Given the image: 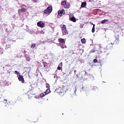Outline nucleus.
Masks as SVG:
<instances>
[{
  "label": "nucleus",
  "mask_w": 124,
  "mask_h": 124,
  "mask_svg": "<svg viewBox=\"0 0 124 124\" xmlns=\"http://www.w3.org/2000/svg\"><path fill=\"white\" fill-rule=\"evenodd\" d=\"M51 93V91L50 90V89H47L45 92V93H46V94H48L49 93Z\"/></svg>",
  "instance_id": "nucleus-12"
},
{
  "label": "nucleus",
  "mask_w": 124,
  "mask_h": 124,
  "mask_svg": "<svg viewBox=\"0 0 124 124\" xmlns=\"http://www.w3.org/2000/svg\"><path fill=\"white\" fill-rule=\"evenodd\" d=\"M86 6H87V3L86 2H83L81 3V7L84 8L86 7Z\"/></svg>",
  "instance_id": "nucleus-9"
},
{
  "label": "nucleus",
  "mask_w": 124,
  "mask_h": 124,
  "mask_svg": "<svg viewBox=\"0 0 124 124\" xmlns=\"http://www.w3.org/2000/svg\"><path fill=\"white\" fill-rule=\"evenodd\" d=\"M66 91L64 90V88L60 87L57 90V93L61 94V93H64Z\"/></svg>",
  "instance_id": "nucleus-3"
},
{
  "label": "nucleus",
  "mask_w": 124,
  "mask_h": 124,
  "mask_svg": "<svg viewBox=\"0 0 124 124\" xmlns=\"http://www.w3.org/2000/svg\"><path fill=\"white\" fill-rule=\"evenodd\" d=\"M52 11H53V7H52V6H48L44 11V13L45 14H50Z\"/></svg>",
  "instance_id": "nucleus-1"
},
{
  "label": "nucleus",
  "mask_w": 124,
  "mask_h": 124,
  "mask_svg": "<svg viewBox=\"0 0 124 124\" xmlns=\"http://www.w3.org/2000/svg\"><path fill=\"white\" fill-rule=\"evenodd\" d=\"M19 81L20 82H21L22 84H24L25 83V80H24V78L23 77V76L22 75H19L18 78Z\"/></svg>",
  "instance_id": "nucleus-5"
},
{
  "label": "nucleus",
  "mask_w": 124,
  "mask_h": 124,
  "mask_svg": "<svg viewBox=\"0 0 124 124\" xmlns=\"http://www.w3.org/2000/svg\"><path fill=\"white\" fill-rule=\"evenodd\" d=\"M95 52V50H94V49H92L91 50L90 53H94Z\"/></svg>",
  "instance_id": "nucleus-26"
},
{
  "label": "nucleus",
  "mask_w": 124,
  "mask_h": 124,
  "mask_svg": "<svg viewBox=\"0 0 124 124\" xmlns=\"http://www.w3.org/2000/svg\"><path fill=\"white\" fill-rule=\"evenodd\" d=\"M65 9L69 8L70 7V4H65V6H64Z\"/></svg>",
  "instance_id": "nucleus-13"
},
{
  "label": "nucleus",
  "mask_w": 124,
  "mask_h": 124,
  "mask_svg": "<svg viewBox=\"0 0 124 124\" xmlns=\"http://www.w3.org/2000/svg\"><path fill=\"white\" fill-rule=\"evenodd\" d=\"M57 68H58V70H61V68L60 66H58Z\"/></svg>",
  "instance_id": "nucleus-27"
},
{
  "label": "nucleus",
  "mask_w": 124,
  "mask_h": 124,
  "mask_svg": "<svg viewBox=\"0 0 124 124\" xmlns=\"http://www.w3.org/2000/svg\"><path fill=\"white\" fill-rule=\"evenodd\" d=\"M70 21H72V22H74V23H75V22H76V18H75V17L72 16L70 19Z\"/></svg>",
  "instance_id": "nucleus-11"
},
{
  "label": "nucleus",
  "mask_w": 124,
  "mask_h": 124,
  "mask_svg": "<svg viewBox=\"0 0 124 124\" xmlns=\"http://www.w3.org/2000/svg\"><path fill=\"white\" fill-rule=\"evenodd\" d=\"M94 31H95V28H94V27H93L92 30V32L93 33V32H94Z\"/></svg>",
  "instance_id": "nucleus-24"
},
{
  "label": "nucleus",
  "mask_w": 124,
  "mask_h": 124,
  "mask_svg": "<svg viewBox=\"0 0 124 124\" xmlns=\"http://www.w3.org/2000/svg\"><path fill=\"white\" fill-rule=\"evenodd\" d=\"M65 48H66V46H65Z\"/></svg>",
  "instance_id": "nucleus-35"
},
{
  "label": "nucleus",
  "mask_w": 124,
  "mask_h": 124,
  "mask_svg": "<svg viewBox=\"0 0 124 124\" xmlns=\"http://www.w3.org/2000/svg\"><path fill=\"white\" fill-rule=\"evenodd\" d=\"M82 89H84V87H82Z\"/></svg>",
  "instance_id": "nucleus-34"
},
{
  "label": "nucleus",
  "mask_w": 124,
  "mask_h": 124,
  "mask_svg": "<svg viewBox=\"0 0 124 124\" xmlns=\"http://www.w3.org/2000/svg\"><path fill=\"white\" fill-rule=\"evenodd\" d=\"M32 95H33V94L31 93L28 94V98H31V97H32Z\"/></svg>",
  "instance_id": "nucleus-19"
},
{
  "label": "nucleus",
  "mask_w": 124,
  "mask_h": 124,
  "mask_svg": "<svg viewBox=\"0 0 124 124\" xmlns=\"http://www.w3.org/2000/svg\"><path fill=\"white\" fill-rule=\"evenodd\" d=\"M58 14L59 16H62V15H64L65 14V12L64 11V10L62 9L61 11H59L58 12Z\"/></svg>",
  "instance_id": "nucleus-4"
},
{
  "label": "nucleus",
  "mask_w": 124,
  "mask_h": 124,
  "mask_svg": "<svg viewBox=\"0 0 124 124\" xmlns=\"http://www.w3.org/2000/svg\"><path fill=\"white\" fill-rule=\"evenodd\" d=\"M0 102H2V99H1V97H0Z\"/></svg>",
  "instance_id": "nucleus-28"
},
{
  "label": "nucleus",
  "mask_w": 124,
  "mask_h": 124,
  "mask_svg": "<svg viewBox=\"0 0 124 124\" xmlns=\"http://www.w3.org/2000/svg\"><path fill=\"white\" fill-rule=\"evenodd\" d=\"M91 25H93L94 24L93 23V22H90Z\"/></svg>",
  "instance_id": "nucleus-30"
},
{
  "label": "nucleus",
  "mask_w": 124,
  "mask_h": 124,
  "mask_svg": "<svg viewBox=\"0 0 124 124\" xmlns=\"http://www.w3.org/2000/svg\"><path fill=\"white\" fill-rule=\"evenodd\" d=\"M3 102V103L5 104V105H4L5 107L7 106V105H8V103H7L8 102L7 99H4Z\"/></svg>",
  "instance_id": "nucleus-8"
},
{
  "label": "nucleus",
  "mask_w": 124,
  "mask_h": 124,
  "mask_svg": "<svg viewBox=\"0 0 124 124\" xmlns=\"http://www.w3.org/2000/svg\"><path fill=\"white\" fill-rule=\"evenodd\" d=\"M15 73H16V74H17V76H19H19L21 75H20V73H19V72H18V71H15Z\"/></svg>",
  "instance_id": "nucleus-23"
},
{
  "label": "nucleus",
  "mask_w": 124,
  "mask_h": 124,
  "mask_svg": "<svg viewBox=\"0 0 124 124\" xmlns=\"http://www.w3.org/2000/svg\"><path fill=\"white\" fill-rule=\"evenodd\" d=\"M36 46V44H32L31 45V49H34L35 47Z\"/></svg>",
  "instance_id": "nucleus-15"
},
{
  "label": "nucleus",
  "mask_w": 124,
  "mask_h": 124,
  "mask_svg": "<svg viewBox=\"0 0 124 124\" xmlns=\"http://www.w3.org/2000/svg\"><path fill=\"white\" fill-rule=\"evenodd\" d=\"M27 9L26 8H23L20 10V11H18V13H21V12H26Z\"/></svg>",
  "instance_id": "nucleus-10"
},
{
  "label": "nucleus",
  "mask_w": 124,
  "mask_h": 124,
  "mask_svg": "<svg viewBox=\"0 0 124 124\" xmlns=\"http://www.w3.org/2000/svg\"><path fill=\"white\" fill-rule=\"evenodd\" d=\"M46 89H50V84H49V83H46Z\"/></svg>",
  "instance_id": "nucleus-20"
},
{
  "label": "nucleus",
  "mask_w": 124,
  "mask_h": 124,
  "mask_svg": "<svg viewBox=\"0 0 124 124\" xmlns=\"http://www.w3.org/2000/svg\"><path fill=\"white\" fill-rule=\"evenodd\" d=\"M108 21H109V20L108 19H104L103 20H102L101 21V24H105V23H106V22H108Z\"/></svg>",
  "instance_id": "nucleus-14"
},
{
  "label": "nucleus",
  "mask_w": 124,
  "mask_h": 124,
  "mask_svg": "<svg viewBox=\"0 0 124 124\" xmlns=\"http://www.w3.org/2000/svg\"><path fill=\"white\" fill-rule=\"evenodd\" d=\"M81 43L84 44V43H86V39L83 38L81 39Z\"/></svg>",
  "instance_id": "nucleus-21"
},
{
  "label": "nucleus",
  "mask_w": 124,
  "mask_h": 124,
  "mask_svg": "<svg viewBox=\"0 0 124 124\" xmlns=\"http://www.w3.org/2000/svg\"><path fill=\"white\" fill-rule=\"evenodd\" d=\"M61 48H62V49H63L64 47H63V46H61Z\"/></svg>",
  "instance_id": "nucleus-32"
},
{
  "label": "nucleus",
  "mask_w": 124,
  "mask_h": 124,
  "mask_svg": "<svg viewBox=\"0 0 124 124\" xmlns=\"http://www.w3.org/2000/svg\"><path fill=\"white\" fill-rule=\"evenodd\" d=\"M46 95L45 93H41L40 95V97H44Z\"/></svg>",
  "instance_id": "nucleus-17"
},
{
  "label": "nucleus",
  "mask_w": 124,
  "mask_h": 124,
  "mask_svg": "<svg viewBox=\"0 0 124 124\" xmlns=\"http://www.w3.org/2000/svg\"><path fill=\"white\" fill-rule=\"evenodd\" d=\"M115 42H116V43L119 42V35L115 36Z\"/></svg>",
  "instance_id": "nucleus-16"
},
{
  "label": "nucleus",
  "mask_w": 124,
  "mask_h": 124,
  "mask_svg": "<svg viewBox=\"0 0 124 124\" xmlns=\"http://www.w3.org/2000/svg\"><path fill=\"white\" fill-rule=\"evenodd\" d=\"M93 62H94L95 63H96V62H97V59H93Z\"/></svg>",
  "instance_id": "nucleus-25"
},
{
  "label": "nucleus",
  "mask_w": 124,
  "mask_h": 124,
  "mask_svg": "<svg viewBox=\"0 0 124 124\" xmlns=\"http://www.w3.org/2000/svg\"><path fill=\"white\" fill-rule=\"evenodd\" d=\"M26 61H27V62H30V61H31V58L29 57H26Z\"/></svg>",
  "instance_id": "nucleus-22"
},
{
  "label": "nucleus",
  "mask_w": 124,
  "mask_h": 124,
  "mask_svg": "<svg viewBox=\"0 0 124 124\" xmlns=\"http://www.w3.org/2000/svg\"><path fill=\"white\" fill-rule=\"evenodd\" d=\"M111 45H114V43H111Z\"/></svg>",
  "instance_id": "nucleus-33"
},
{
  "label": "nucleus",
  "mask_w": 124,
  "mask_h": 124,
  "mask_svg": "<svg viewBox=\"0 0 124 124\" xmlns=\"http://www.w3.org/2000/svg\"><path fill=\"white\" fill-rule=\"evenodd\" d=\"M94 27H95V24H93V27H94Z\"/></svg>",
  "instance_id": "nucleus-31"
},
{
  "label": "nucleus",
  "mask_w": 124,
  "mask_h": 124,
  "mask_svg": "<svg viewBox=\"0 0 124 124\" xmlns=\"http://www.w3.org/2000/svg\"><path fill=\"white\" fill-rule=\"evenodd\" d=\"M38 27H40V28H44L45 27V23H41V21H39L37 22Z\"/></svg>",
  "instance_id": "nucleus-6"
},
{
  "label": "nucleus",
  "mask_w": 124,
  "mask_h": 124,
  "mask_svg": "<svg viewBox=\"0 0 124 124\" xmlns=\"http://www.w3.org/2000/svg\"><path fill=\"white\" fill-rule=\"evenodd\" d=\"M58 42H59V43H65V41H64V39H62V38H60L58 39Z\"/></svg>",
  "instance_id": "nucleus-7"
},
{
  "label": "nucleus",
  "mask_w": 124,
  "mask_h": 124,
  "mask_svg": "<svg viewBox=\"0 0 124 124\" xmlns=\"http://www.w3.org/2000/svg\"><path fill=\"white\" fill-rule=\"evenodd\" d=\"M62 33L64 35L68 34V31H67V30H66V26L64 24H63L62 27Z\"/></svg>",
  "instance_id": "nucleus-2"
},
{
  "label": "nucleus",
  "mask_w": 124,
  "mask_h": 124,
  "mask_svg": "<svg viewBox=\"0 0 124 124\" xmlns=\"http://www.w3.org/2000/svg\"><path fill=\"white\" fill-rule=\"evenodd\" d=\"M61 4L62 5H65L66 4V1H65V0L62 1L61 2Z\"/></svg>",
  "instance_id": "nucleus-18"
},
{
  "label": "nucleus",
  "mask_w": 124,
  "mask_h": 124,
  "mask_svg": "<svg viewBox=\"0 0 124 124\" xmlns=\"http://www.w3.org/2000/svg\"><path fill=\"white\" fill-rule=\"evenodd\" d=\"M76 72H77V71L75 70V71H74V73H75V74H76Z\"/></svg>",
  "instance_id": "nucleus-29"
}]
</instances>
